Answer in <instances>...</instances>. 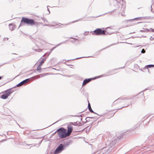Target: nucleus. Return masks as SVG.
Listing matches in <instances>:
<instances>
[{
	"label": "nucleus",
	"mask_w": 154,
	"mask_h": 154,
	"mask_svg": "<svg viewBox=\"0 0 154 154\" xmlns=\"http://www.w3.org/2000/svg\"><path fill=\"white\" fill-rule=\"evenodd\" d=\"M92 79L91 78L85 79L84 81L82 83V86L85 85H86L87 83H88V82H91V80H92Z\"/></svg>",
	"instance_id": "1a4fd4ad"
},
{
	"label": "nucleus",
	"mask_w": 154,
	"mask_h": 154,
	"mask_svg": "<svg viewBox=\"0 0 154 154\" xmlns=\"http://www.w3.org/2000/svg\"><path fill=\"white\" fill-rule=\"evenodd\" d=\"M42 141H43V140H42L40 142H39V144H40L42 142Z\"/></svg>",
	"instance_id": "5701e85b"
},
{
	"label": "nucleus",
	"mask_w": 154,
	"mask_h": 154,
	"mask_svg": "<svg viewBox=\"0 0 154 154\" xmlns=\"http://www.w3.org/2000/svg\"><path fill=\"white\" fill-rule=\"evenodd\" d=\"M70 144L69 142H68L66 143V144L65 145H64V146H65V147L66 146H68V145H69Z\"/></svg>",
	"instance_id": "2eb2a0df"
},
{
	"label": "nucleus",
	"mask_w": 154,
	"mask_h": 154,
	"mask_svg": "<svg viewBox=\"0 0 154 154\" xmlns=\"http://www.w3.org/2000/svg\"><path fill=\"white\" fill-rule=\"evenodd\" d=\"M46 58H42V59L41 60V63H40V64H39V65L40 66H42V65H43V63L45 62V61L46 60Z\"/></svg>",
	"instance_id": "9d476101"
},
{
	"label": "nucleus",
	"mask_w": 154,
	"mask_h": 154,
	"mask_svg": "<svg viewBox=\"0 0 154 154\" xmlns=\"http://www.w3.org/2000/svg\"><path fill=\"white\" fill-rule=\"evenodd\" d=\"M21 23H23L30 25H34L37 23L34 20L24 17L22 18Z\"/></svg>",
	"instance_id": "7ed1b4c3"
},
{
	"label": "nucleus",
	"mask_w": 154,
	"mask_h": 154,
	"mask_svg": "<svg viewBox=\"0 0 154 154\" xmlns=\"http://www.w3.org/2000/svg\"><path fill=\"white\" fill-rule=\"evenodd\" d=\"M29 79H26V80L22 81L19 84H18L17 85V87H19V86H22V85H24V84L27 82L29 81Z\"/></svg>",
	"instance_id": "6e6552de"
},
{
	"label": "nucleus",
	"mask_w": 154,
	"mask_h": 154,
	"mask_svg": "<svg viewBox=\"0 0 154 154\" xmlns=\"http://www.w3.org/2000/svg\"><path fill=\"white\" fill-rule=\"evenodd\" d=\"M65 149V146L63 144H60L54 152V154H58L62 152Z\"/></svg>",
	"instance_id": "39448f33"
},
{
	"label": "nucleus",
	"mask_w": 154,
	"mask_h": 154,
	"mask_svg": "<svg viewBox=\"0 0 154 154\" xmlns=\"http://www.w3.org/2000/svg\"><path fill=\"white\" fill-rule=\"evenodd\" d=\"M88 106H90V103H88Z\"/></svg>",
	"instance_id": "b1692460"
},
{
	"label": "nucleus",
	"mask_w": 154,
	"mask_h": 154,
	"mask_svg": "<svg viewBox=\"0 0 154 154\" xmlns=\"http://www.w3.org/2000/svg\"><path fill=\"white\" fill-rule=\"evenodd\" d=\"M116 112H115L112 113V114H111L110 117H111L112 116L114 115V114Z\"/></svg>",
	"instance_id": "6ab92c4d"
},
{
	"label": "nucleus",
	"mask_w": 154,
	"mask_h": 154,
	"mask_svg": "<svg viewBox=\"0 0 154 154\" xmlns=\"http://www.w3.org/2000/svg\"><path fill=\"white\" fill-rule=\"evenodd\" d=\"M88 118H89V117H87V118H86V119H88Z\"/></svg>",
	"instance_id": "cd10ccee"
},
{
	"label": "nucleus",
	"mask_w": 154,
	"mask_h": 154,
	"mask_svg": "<svg viewBox=\"0 0 154 154\" xmlns=\"http://www.w3.org/2000/svg\"><path fill=\"white\" fill-rule=\"evenodd\" d=\"M151 137L150 136H149V137H148V140H147V141H148V142H150V139H151Z\"/></svg>",
	"instance_id": "dca6fc26"
},
{
	"label": "nucleus",
	"mask_w": 154,
	"mask_h": 154,
	"mask_svg": "<svg viewBox=\"0 0 154 154\" xmlns=\"http://www.w3.org/2000/svg\"><path fill=\"white\" fill-rule=\"evenodd\" d=\"M2 78V77L1 76H0V80Z\"/></svg>",
	"instance_id": "bb28decb"
},
{
	"label": "nucleus",
	"mask_w": 154,
	"mask_h": 154,
	"mask_svg": "<svg viewBox=\"0 0 154 154\" xmlns=\"http://www.w3.org/2000/svg\"><path fill=\"white\" fill-rule=\"evenodd\" d=\"M147 68V69L148 70V71H149V69L148 68H150L151 67H154V65H149L147 66H146Z\"/></svg>",
	"instance_id": "4468645a"
},
{
	"label": "nucleus",
	"mask_w": 154,
	"mask_h": 154,
	"mask_svg": "<svg viewBox=\"0 0 154 154\" xmlns=\"http://www.w3.org/2000/svg\"><path fill=\"white\" fill-rule=\"evenodd\" d=\"M94 35H105V31L101 29L98 28L94 31Z\"/></svg>",
	"instance_id": "423d86ee"
},
{
	"label": "nucleus",
	"mask_w": 154,
	"mask_h": 154,
	"mask_svg": "<svg viewBox=\"0 0 154 154\" xmlns=\"http://www.w3.org/2000/svg\"><path fill=\"white\" fill-rule=\"evenodd\" d=\"M41 76H42L44 75V74H41L40 75Z\"/></svg>",
	"instance_id": "412c9836"
},
{
	"label": "nucleus",
	"mask_w": 154,
	"mask_h": 154,
	"mask_svg": "<svg viewBox=\"0 0 154 154\" xmlns=\"http://www.w3.org/2000/svg\"><path fill=\"white\" fill-rule=\"evenodd\" d=\"M88 109L89 110V111L91 113H93L95 114H96L95 112H94V111L92 109L91 106H88Z\"/></svg>",
	"instance_id": "ddd939ff"
},
{
	"label": "nucleus",
	"mask_w": 154,
	"mask_h": 154,
	"mask_svg": "<svg viewBox=\"0 0 154 154\" xmlns=\"http://www.w3.org/2000/svg\"><path fill=\"white\" fill-rule=\"evenodd\" d=\"M140 19V18H136L135 19H134L138 20V19Z\"/></svg>",
	"instance_id": "4be33fe9"
},
{
	"label": "nucleus",
	"mask_w": 154,
	"mask_h": 154,
	"mask_svg": "<svg viewBox=\"0 0 154 154\" xmlns=\"http://www.w3.org/2000/svg\"><path fill=\"white\" fill-rule=\"evenodd\" d=\"M37 76L38 77V78L40 77V75H38Z\"/></svg>",
	"instance_id": "a878e982"
},
{
	"label": "nucleus",
	"mask_w": 154,
	"mask_h": 154,
	"mask_svg": "<svg viewBox=\"0 0 154 154\" xmlns=\"http://www.w3.org/2000/svg\"><path fill=\"white\" fill-rule=\"evenodd\" d=\"M11 25V24H9V26H10V25Z\"/></svg>",
	"instance_id": "c85d7f7f"
},
{
	"label": "nucleus",
	"mask_w": 154,
	"mask_h": 154,
	"mask_svg": "<svg viewBox=\"0 0 154 154\" xmlns=\"http://www.w3.org/2000/svg\"><path fill=\"white\" fill-rule=\"evenodd\" d=\"M6 140H3L0 141V142H2Z\"/></svg>",
	"instance_id": "aec40b11"
},
{
	"label": "nucleus",
	"mask_w": 154,
	"mask_h": 154,
	"mask_svg": "<svg viewBox=\"0 0 154 154\" xmlns=\"http://www.w3.org/2000/svg\"><path fill=\"white\" fill-rule=\"evenodd\" d=\"M121 138L119 136L117 137H113L111 140H108L106 143V145H107L109 147L114 148L115 145L116 143Z\"/></svg>",
	"instance_id": "f257e3e1"
},
{
	"label": "nucleus",
	"mask_w": 154,
	"mask_h": 154,
	"mask_svg": "<svg viewBox=\"0 0 154 154\" xmlns=\"http://www.w3.org/2000/svg\"><path fill=\"white\" fill-rule=\"evenodd\" d=\"M57 132L58 135L61 138H65L68 137L66 133V130L63 128H60L57 130Z\"/></svg>",
	"instance_id": "f03ea898"
},
{
	"label": "nucleus",
	"mask_w": 154,
	"mask_h": 154,
	"mask_svg": "<svg viewBox=\"0 0 154 154\" xmlns=\"http://www.w3.org/2000/svg\"><path fill=\"white\" fill-rule=\"evenodd\" d=\"M141 52L143 53H144L145 52V51L143 49L142 50Z\"/></svg>",
	"instance_id": "a211bd4d"
},
{
	"label": "nucleus",
	"mask_w": 154,
	"mask_h": 154,
	"mask_svg": "<svg viewBox=\"0 0 154 154\" xmlns=\"http://www.w3.org/2000/svg\"><path fill=\"white\" fill-rule=\"evenodd\" d=\"M72 131V127H70L68 128L67 132H66L67 135L68 136H69Z\"/></svg>",
	"instance_id": "0eeeda50"
},
{
	"label": "nucleus",
	"mask_w": 154,
	"mask_h": 154,
	"mask_svg": "<svg viewBox=\"0 0 154 154\" xmlns=\"http://www.w3.org/2000/svg\"><path fill=\"white\" fill-rule=\"evenodd\" d=\"M41 66H42L39 65V66H38V67L37 68V71L39 72H40L42 70Z\"/></svg>",
	"instance_id": "f8f14e48"
},
{
	"label": "nucleus",
	"mask_w": 154,
	"mask_h": 154,
	"mask_svg": "<svg viewBox=\"0 0 154 154\" xmlns=\"http://www.w3.org/2000/svg\"><path fill=\"white\" fill-rule=\"evenodd\" d=\"M14 91L11 88L6 90L2 92V94L1 96V98L4 99H7Z\"/></svg>",
	"instance_id": "20e7f679"
},
{
	"label": "nucleus",
	"mask_w": 154,
	"mask_h": 154,
	"mask_svg": "<svg viewBox=\"0 0 154 154\" xmlns=\"http://www.w3.org/2000/svg\"><path fill=\"white\" fill-rule=\"evenodd\" d=\"M72 124L74 125L80 126L81 125L80 123L79 122H76L72 123Z\"/></svg>",
	"instance_id": "9b49d317"
},
{
	"label": "nucleus",
	"mask_w": 154,
	"mask_h": 154,
	"mask_svg": "<svg viewBox=\"0 0 154 154\" xmlns=\"http://www.w3.org/2000/svg\"><path fill=\"white\" fill-rule=\"evenodd\" d=\"M36 51L38 52H40L42 51V50L41 49H37Z\"/></svg>",
	"instance_id": "f3484780"
},
{
	"label": "nucleus",
	"mask_w": 154,
	"mask_h": 154,
	"mask_svg": "<svg viewBox=\"0 0 154 154\" xmlns=\"http://www.w3.org/2000/svg\"><path fill=\"white\" fill-rule=\"evenodd\" d=\"M124 107V106H123V107H122L121 108L118 109H121L122 107Z\"/></svg>",
	"instance_id": "393cba45"
}]
</instances>
